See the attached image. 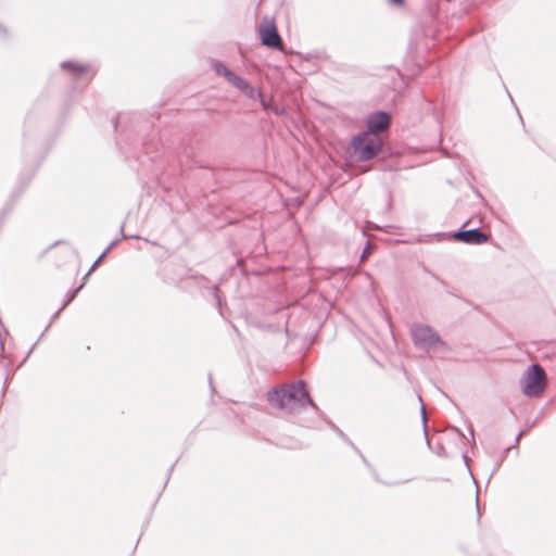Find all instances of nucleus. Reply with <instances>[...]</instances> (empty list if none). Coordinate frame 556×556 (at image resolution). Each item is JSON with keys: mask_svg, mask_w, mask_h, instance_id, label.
I'll return each instance as SVG.
<instances>
[{"mask_svg": "<svg viewBox=\"0 0 556 556\" xmlns=\"http://www.w3.org/2000/svg\"><path fill=\"white\" fill-rule=\"evenodd\" d=\"M267 400L273 407L290 413L313 404L303 381L274 388L268 392Z\"/></svg>", "mask_w": 556, "mask_h": 556, "instance_id": "1", "label": "nucleus"}, {"mask_svg": "<svg viewBox=\"0 0 556 556\" xmlns=\"http://www.w3.org/2000/svg\"><path fill=\"white\" fill-rule=\"evenodd\" d=\"M353 153L359 161H367L375 157L381 150L382 140L378 134L363 132L352 140Z\"/></svg>", "mask_w": 556, "mask_h": 556, "instance_id": "2", "label": "nucleus"}, {"mask_svg": "<svg viewBox=\"0 0 556 556\" xmlns=\"http://www.w3.org/2000/svg\"><path fill=\"white\" fill-rule=\"evenodd\" d=\"M546 386V375L540 365H532L523 380V393L529 396H536L541 394Z\"/></svg>", "mask_w": 556, "mask_h": 556, "instance_id": "3", "label": "nucleus"}, {"mask_svg": "<svg viewBox=\"0 0 556 556\" xmlns=\"http://www.w3.org/2000/svg\"><path fill=\"white\" fill-rule=\"evenodd\" d=\"M258 31L264 46L282 50V40L278 34L274 18L264 17Z\"/></svg>", "mask_w": 556, "mask_h": 556, "instance_id": "4", "label": "nucleus"}, {"mask_svg": "<svg viewBox=\"0 0 556 556\" xmlns=\"http://www.w3.org/2000/svg\"><path fill=\"white\" fill-rule=\"evenodd\" d=\"M454 238L468 244H482L489 240V236L478 229L458 231Z\"/></svg>", "mask_w": 556, "mask_h": 556, "instance_id": "5", "label": "nucleus"}, {"mask_svg": "<svg viewBox=\"0 0 556 556\" xmlns=\"http://www.w3.org/2000/svg\"><path fill=\"white\" fill-rule=\"evenodd\" d=\"M368 132L378 134L390 125V116L384 112H378L368 117Z\"/></svg>", "mask_w": 556, "mask_h": 556, "instance_id": "6", "label": "nucleus"}, {"mask_svg": "<svg viewBox=\"0 0 556 556\" xmlns=\"http://www.w3.org/2000/svg\"><path fill=\"white\" fill-rule=\"evenodd\" d=\"M237 88H239L240 90H242L248 97L250 98H256V97H262L261 92L257 91L256 89H254L253 87H251L247 81H244L242 78H240L239 80H236V85H235Z\"/></svg>", "mask_w": 556, "mask_h": 556, "instance_id": "7", "label": "nucleus"}, {"mask_svg": "<svg viewBox=\"0 0 556 556\" xmlns=\"http://www.w3.org/2000/svg\"><path fill=\"white\" fill-rule=\"evenodd\" d=\"M216 71L219 75L225 76L233 85H236V80L240 79V77L231 73L227 67L223 65H217Z\"/></svg>", "mask_w": 556, "mask_h": 556, "instance_id": "8", "label": "nucleus"}, {"mask_svg": "<svg viewBox=\"0 0 556 556\" xmlns=\"http://www.w3.org/2000/svg\"><path fill=\"white\" fill-rule=\"evenodd\" d=\"M63 67L70 70L73 73H76V74H83V73H86L88 71V67L86 65L74 64V63H71V62L64 63Z\"/></svg>", "mask_w": 556, "mask_h": 556, "instance_id": "9", "label": "nucleus"}, {"mask_svg": "<svg viewBox=\"0 0 556 556\" xmlns=\"http://www.w3.org/2000/svg\"><path fill=\"white\" fill-rule=\"evenodd\" d=\"M430 329L428 328H425V327H416L414 329V336L417 338V339H426V338H431V333H430Z\"/></svg>", "mask_w": 556, "mask_h": 556, "instance_id": "10", "label": "nucleus"}, {"mask_svg": "<svg viewBox=\"0 0 556 556\" xmlns=\"http://www.w3.org/2000/svg\"><path fill=\"white\" fill-rule=\"evenodd\" d=\"M390 1L396 5H402L404 3V0H390Z\"/></svg>", "mask_w": 556, "mask_h": 556, "instance_id": "11", "label": "nucleus"}, {"mask_svg": "<svg viewBox=\"0 0 556 556\" xmlns=\"http://www.w3.org/2000/svg\"><path fill=\"white\" fill-rule=\"evenodd\" d=\"M81 287H83V286H80L77 290H75V292L72 294L71 299L68 300V302H71V301L75 298L76 293L79 291V289H80Z\"/></svg>", "mask_w": 556, "mask_h": 556, "instance_id": "12", "label": "nucleus"}]
</instances>
